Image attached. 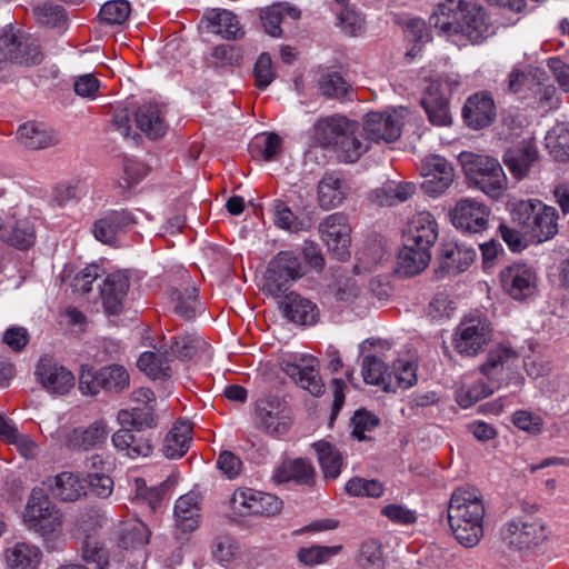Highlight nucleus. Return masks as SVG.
<instances>
[{"instance_id": "obj_1", "label": "nucleus", "mask_w": 569, "mask_h": 569, "mask_svg": "<svg viewBox=\"0 0 569 569\" xmlns=\"http://www.w3.org/2000/svg\"><path fill=\"white\" fill-rule=\"evenodd\" d=\"M429 24L455 43H480L493 28L486 10L471 0H445L435 8Z\"/></svg>"}, {"instance_id": "obj_2", "label": "nucleus", "mask_w": 569, "mask_h": 569, "mask_svg": "<svg viewBox=\"0 0 569 569\" xmlns=\"http://www.w3.org/2000/svg\"><path fill=\"white\" fill-rule=\"evenodd\" d=\"M485 515L483 498L477 489L460 487L451 493L448 522L455 539L465 548H473L481 541Z\"/></svg>"}, {"instance_id": "obj_3", "label": "nucleus", "mask_w": 569, "mask_h": 569, "mask_svg": "<svg viewBox=\"0 0 569 569\" xmlns=\"http://www.w3.org/2000/svg\"><path fill=\"white\" fill-rule=\"evenodd\" d=\"M510 214L512 223L521 228L531 242L541 243L550 240L558 232L557 210L539 200L512 202Z\"/></svg>"}, {"instance_id": "obj_4", "label": "nucleus", "mask_w": 569, "mask_h": 569, "mask_svg": "<svg viewBox=\"0 0 569 569\" xmlns=\"http://www.w3.org/2000/svg\"><path fill=\"white\" fill-rule=\"evenodd\" d=\"M460 160L469 180L486 194L498 198L507 187V177L499 161L492 157L461 153Z\"/></svg>"}, {"instance_id": "obj_5", "label": "nucleus", "mask_w": 569, "mask_h": 569, "mask_svg": "<svg viewBox=\"0 0 569 569\" xmlns=\"http://www.w3.org/2000/svg\"><path fill=\"white\" fill-rule=\"evenodd\" d=\"M549 533L542 519L529 515L515 517L500 528L502 542L518 551L538 547L548 539Z\"/></svg>"}, {"instance_id": "obj_6", "label": "nucleus", "mask_w": 569, "mask_h": 569, "mask_svg": "<svg viewBox=\"0 0 569 569\" xmlns=\"http://www.w3.org/2000/svg\"><path fill=\"white\" fill-rule=\"evenodd\" d=\"M23 522L29 530L46 537L62 527V513L43 489L34 488L26 506Z\"/></svg>"}, {"instance_id": "obj_7", "label": "nucleus", "mask_w": 569, "mask_h": 569, "mask_svg": "<svg viewBox=\"0 0 569 569\" xmlns=\"http://www.w3.org/2000/svg\"><path fill=\"white\" fill-rule=\"evenodd\" d=\"M0 54L6 62L26 66L39 64L43 58L38 40L13 28L0 34Z\"/></svg>"}, {"instance_id": "obj_8", "label": "nucleus", "mask_w": 569, "mask_h": 569, "mask_svg": "<svg viewBox=\"0 0 569 569\" xmlns=\"http://www.w3.org/2000/svg\"><path fill=\"white\" fill-rule=\"evenodd\" d=\"M452 226L462 233H482L489 227L491 209L473 198H463L456 202L449 212Z\"/></svg>"}, {"instance_id": "obj_9", "label": "nucleus", "mask_w": 569, "mask_h": 569, "mask_svg": "<svg viewBox=\"0 0 569 569\" xmlns=\"http://www.w3.org/2000/svg\"><path fill=\"white\" fill-rule=\"evenodd\" d=\"M257 426L271 436L287 433L292 425L290 411L278 396L269 395L256 402Z\"/></svg>"}, {"instance_id": "obj_10", "label": "nucleus", "mask_w": 569, "mask_h": 569, "mask_svg": "<svg viewBox=\"0 0 569 569\" xmlns=\"http://www.w3.org/2000/svg\"><path fill=\"white\" fill-rule=\"evenodd\" d=\"M321 240L329 251L339 260H347L350 256L351 227L342 212L327 216L319 224Z\"/></svg>"}, {"instance_id": "obj_11", "label": "nucleus", "mask_w": 569, "mask_h": 569, "mask_svg": "<svg viewBox=\"0 0 569 569\" xmlns=\"http://www.w3.org/2000/svg\"><path fill=\"white\" fill-rule=\"evenodd\" d=\"M401 119L395 110L371 111L362 120L363 136L370 143L396 141L401 134Z\"/></svg>"}, {"instance_id": "obj_12", "label": "nucleus", "mask_w": 569, "mask_h": 569, "mask_svg": "<svg viewBox=\"0 0 569 569\" xmlns=\"http://www.w3.org/2000/svg\"><path fill=\"white\" fill-rule=\"evenodd\" d=\"M34 376L42 388L51 395H66L74 386L72 372L50 356L39 359Z\"/></svg>"}, {"instance_id": "obj_13", "label": "nucleus", "mask_w": 569, "mask_h": 569, "mask_svg": "<svg viewBox=\"0 0 569 569\" xmlns=\"http://www.w3.org/2000/svg\"><path fill=\"white\" fill-rule=\"evenodd\" d=\"M491 329L481 319H469L459 325L453 339V346L458 353L473 357L478 355L490 340Z\"/></svg>"}, {"instance_id": "obj_14", "label": "nucleus", "mask_w": 569, "mask_h": 569, "mask_svg": "<svg viewBox=\"0 0 569 569\" xmlns=\"http://www.w3.org/2000/svg\"><path fill=\"white\" fill-rule=\"evenodd\" d=\"M503 291L515 300L531 297L537 288V273L526 263H513L500 272Z\"/></svg>"}, {"instance_id": "obj_15", "label": "nucleus", "mask_w": 569, "mask_h": 569, "mask_svg": "<svg viewBox=\"0 0 569 569\" xmlns=\"http://www.w3.org/2000/svg\"><path fill=\"white\" fill-rule=\"evenodd\" d=\"M423 182L422 190L432 197L442 194L453 181L452 166L440 156L427 157L421 166Z\"/></svg>"}, {"instance_id": "obj_16", "label": "nucleus", "mask_w": 569, "mask_h": 569, "mask_svg": "<svg viewBox=\"0 0 569 569\" xmlns=\"http://www.w3.org/2000/svg\"><path fill=\"white\" fill-rule=\"evenodd\" d=\"M282 370L299 387L308 390L312 396L319 397L323 393L325 386L316 368L315 358L295 357L293 360H284Z\"/></svg>"}, {"instance_id": "obj_17", "label": "nucleus", "mask_w": 569, "mask_h": 569, "mask_svg": "<svg viewBox=\"0 0 569 569\" xmlns=\"http://www.w3.org/2000/svg\"><path fill=\"white\" fill-rule=\"evenodd\" d=\"M136 223L137 219L131 211L127 209L109 210L94 221L92 233L98 241L112 244L119 233L127 231Z\"/></svg>"}, {"instance_id": "obj_18", "label": "nucleus", "mask_w": 569, "mask_h": 569, "mask_svg": "<svg viewBox=\"0 0 569 569\" xmlns=\"http://www.w3.org/2000/svg\"><path fill=\"white\" fill-rule=\"evenodd\" d=\"M496 116L495 100L490 93L485 91L470 96L462 108V118L466 124L473 130L489 127Z\"/></svg>"}, {"instance_id": "obj_19", "label": "nucleus", "mask_w": 569, "mask_h": 569, "mask_svg": "<svg viewBox=\"0 0 569 569\" xmlns=\"http://www.w3.org/2000/svg\"><path fill=\"white\" fill-rule=\"evenodd\" d=\"M16 138L26 150L39 151L60 143L59 133L41 122L28 121L19 126Z\"/></svg>"}, {"instance_id": "obj_20", "label": "nucleus", "mask_w": 569, "mask_h": 569, "mask_svg": "<svg viewBox=\"0 0 569 569\" xmlns=\"http://www.w3.org/2000/svg\"><path fill=\"white\" fill-rule=\"evenodd\" d=\"M438 239V223L435 217L427 211L413 216L403 231L406 243L421 246L431 250Z\"/></svg>"}, {"instance_id": "obj_21", "label": "nucleus", "mask_w": 569, "mask_h": 569, "mask_svg": "<svg viewBox=\"0 0 569 569\" xmlns=\"http://www.w3.org/2000/svg\"><path fill=\"white\" fill-rule=\"evenodd\" d=\"M541 80H548L543 69L533 66H516L508 76V91L519 99H531Z\"/></svg>"}, {"instance_id": "obj_22", "label": "nucleus", "mask_w": 569, "mask_h": 569, "mask_svg": "<svg viewBox=\"0 0 569 569\" xmlns=\"http://www.w3.org/2000/svg\"><path fill=\"white\" fill-rule=\"evenodd\" d=\"M519 361V353L509 345H498L490 349L480 371L492 381H500Z\"/></svg>"}, {"instance_id": "obj_23", "label": "nucleus", "mask_w": 569, "mask_h": 569, "mask_svg": "<svg viewBox=\"0 0 569 569\" xmlns=\"http://www.w3.org/2000/svg\"><path fill=\"white\" fill-rule=\"evenodd\" d=\"M109 428L104 420H97L87 428H74L67 433L64 443L71 450H90L103 445Z\"/></svg>"}, {"instance_id": "obj_24", "label": "nucleus", "mask_w": 569, "mask_h": 569, "mask_svg": "<svg viewBox=\"0 0 569 569\" xmlns=\"http://www.w3.org/2000/svg\"><path fill=\"white\" fill-rule=\"evenodd\" d=\"M128 290L129 278L123 272H114L106 277L100 295L107 313L119 315L122 311Z\"/></svg>"}, {"instance_id": "obj_25", "label": "nucleus", "mask_w": 569, "mask_h": 569, "mask_svg": "<svg viewBox=\"0 0 569 569\" xmlns=\"http://www.w3.org/2000/svg\"><path fill=\"white\" fill-rule=\"evenodd\" d=\"M477 257L472 247L446 243L440 249V269L448 276H457L466 271Z\"/></svg>"}, {"instance_id": "obj_26", "label": "nucleus", "mask_w": 569, "mask_h": 569, "mask_svg": "<svg viewBox=\"0 0 569 569\" xmlns=\"http://www.w3.org/2000/svg\"><path fill=\"white\" fill-rule=\"evenodd\" d=\"M111 441L113 447L123 452L129 458L148 457L152 452L151 439L142 432H137L136 429L121 427L117 430Z\"/></svg>"}, {"instance_id": "obj_27", "label": "nucleus", "mask_w": 569, "mask_h": 569, "mask_svg": "<svg viewBox=\"0 0 569 569\" xmlns=\"http://www.w3.org/2000/svg\"><path fill=\"white\" fill-rule=\"evenodd\" d=\"M280 308L286 318L297 325L312 326L319 319L317 305L295 292L286 296V300L280 303Z\"/></svg>"}, {"instance_id": "obj_28", "label": "nucleus", "mask_w": 569, "mask_h": 569, "mask_svg": "<svg viewBox=\"0 0 569 569\" xmlns=\"http://www.w3.org/2000/svg\"><path fill=\"white\" fill-rule=\"evenodd\" d=\"M174 523L182 532L196 530L201 520L200 497L190 491L179 497L173 508Z\"/></svg>"}, {"instance_id": "obj_29", "label": "nucleus", "mask_w": 569, "mask_h": 569, "mask_svg": "<svg viewBox=\"0 0 569 569\" xmlns=\"http://www.w3.org/2000/svg\"><path fill=\"white\" fill-rule=\"evenodd\" d=\"M431 259V250L406 243L400 249L397 258L396 272L400 277H413L423 271Z\"/></svg>"}, {"instance_id": "obj_30", "label": "nucleus", "mask_w": 569, "mask_h": 569, "mask_svg": "<svg viewBox=\"0 0 569 569\" xmlns=\"http://www.w3.org/2000/svg\"><path fill=\"white\" fill-rule=\"evenodd\" d=\"M537 159V147L528 140L520 141L517 146L508 149L503 156L506 166L517 179L523 178Z\"/></svg>"}, {"instance_id": "obj_31", "label": "nucleus", "mask_w": 569, "mask_h": 569, "mask_svg": "<svg viewBox=\"0 0 569 569\" xmlns=\"http://www.w3.org/2000/svg\"><path fill=\"white\" fill-rule=\"evenodd\" d=\"M348 187L336 172H327L318 183V202L325 210L339 207L347 198Z\"/></svg>"}, {"instance_id": "obj_32", "label": "nucleus", "mask_w": 569, "mask_h": 569, "mask_svg": "<svg viewBox=\"0 0 569 569\" xmlns=\"http://www.w3.org/2000/svg\"><path fill=\"white\" fill-rule=\"evenodd\" d=\"M52 496L64 502L79 500L87 493L84 479L73 472L63 471L49 481Z\"/></svg>"}, {"instance_id": "obj_33", "label": "nucleus", "mask_w": 569, "mask_h": 569, "mask_svg": "<svg viewBox=\"0 0 569 569\" xmlns=\"http://www.w3.org/2000/svg\"><path fill=\"white\" fill-rule=\"evenodd\" d=\"M423 107L429 121L435 126H448L451 123L449 104L440 92V84L432 82L428 86L422 99Z\"/></svg>"}, {"instance_id": "obj_34", "label": "nucleus", "mask_w": 569, "mask_h": 569, "mask_svg": "<svg viewBox=\"0 0 569 569\" xmlns=\"http://www.w3.org/2000/svg\"><path fill=\"white\" fill-rule=\"evenodd\" d=\"M415 193V183L390 181L375 189L370 194V199L379 207H393L408 201Z\"/></svg>"}, {"instance_id": "obj_35", "label": "nucleus", "mask_w": 569, "mask_h": 569, "mask_svg": "<svg viewBox=\"0 0 569 569\" xmlns=\"http://www.w3.org/2000/svg\"><path fill=\"white\" fill-rule=\"evenodd\" d=\"M350 123L351 121L342 116L320 119L315 126V138L322 147L337 148L345 132H350Z\"/></svg>"}, {"instance_id": "obj_36", "label": "nucleus", "mask_w": 569, "mask_h": 569, "mask_svg": "<svg viewBox=\"0 0 569 569\" xmlns=\"http://www.w3.org/2000/svg\"><path fill=\"white\" fill-rule=\"evenodd\" d=\"M278 483L293 481L300 485H311L315 478L312 465L302 458L283 461L272 476Z\"/></svg>"}, {"instance_id": "obj_37", "label": "nucleus", "mask_w": 569, "mask_h": 569, "mask_svg": "<svg viewBox=\"0 0 569 569\" xmlns=\"http://www.w3.org/2000/svg\"><path fill=\"white\" fill-rule=\"evenodd\" d=\"M191 432L192 425L189 421L176 422L163 440V455L169 459L184 456L191 442Z\"/></svg>"}, {"instance_id": "obj_38", "label": "nucleus", "mask_w": 569, "mask_h": 569, "mask_svg": "<svg viewBox=\"0 0 569 569\" xmlns=\"http://www.w3.org/2000/svg\"><path fill=\"white\" fill-rule=\"evenodd\" d=\"M369 147L370 142L366 140L363 131L360 132L358 123L351 121L350 132H345L336 150L343 162L351 163L365 154Z\"/></svg>"}, {"instance_id": "obj_39", "label": "nucleus", "mask_w": 569, "mask_h": 569, "mask_svg": "<svg viewBox=\"0 0 569 569\" xmlns=\"http://www.w3.org/2000/svg\"><path fill=\"white\" fill-rule=\"evenodd\" d=\"M301 12L288 3H273L260 10V19L264 31L271 37H281V22L286 17L298 20Z\"/></svg>"}, {"instance_id": "obj_40", "label": "nucleus", "mask_w": 569, "mask_h": 569, "mask_svg": "<svg viewBox=\"0 0 569 569\" xmlns=\"http://www.w3.org/2000/svg\"><path fill=\"white\" fill-rule=\"evenodd\" d=\"M137 127L150 139H157L164 134L167 124L156 103H146L136 111Z\"/></svg>"}, {"instance_id": "obj_41", "label": "nucleus", "mask_w": 569, "mask_h": 569, "mask_svg": "<svg viewBox=\"0 0 569 569\" xmlns=\"http://www.w3.org/2000/svg\"><path fill=\"white\" fill-rule=\"evenodd\" d=\"M203 20L211 32L224 39H237L242 34L237 17L228 10L213 9Z\"/></svg>"}, {"instance_id": "obj_42", "label": "nucleus", "mask_w": 569, "mask_h": 569, "mask_svg": "<svg viewBox=\"0 0 569 569\" xmlns=\"http://www.w3.org/2000/svg\"><path fill=\"white\" fill-rule=\"evenodd\" d=\"M41 555L39 547L18 542L6 550L4 559L10 569H36L40 563Z\"/></svg>"}, {"instance_id": "obj_43", "label": "nucleus", "mask_w": 569, "mask_h": 569, "mask_svg": "<svg viewBox=\"0 0 569 569\" xmlns=\"http://www.w3.org/2000/svg\"><path fill=\"white\" fill-rule=\"evenodd\" d=\"M171 353L181 360H190L193 358L211 357V348L207 341L196 335L188 333L176 338L170 346Z\"/></svg>"}, {"instance_id": "obj_44", "label": "nucleus", "mask_w": 569, "mask_h": 569, "mask_svg": "<svg viewBox=\"0 0 569 569\" xmlns=\"http://www.w3.org/2000/svg\"><path fill=\"white\" fill-rule=\"evenodd\" d=\"M117 421L120 427H129L136 429L137 432L154 429L157 427L154 406H137L130 409H121L117 415Z\"/></svg>"}, {"instance_id": "obj_45", "label": "nucleus", "mask_w": 569, "mask_h": 569, "mask_svg": "<svg viewBox=\"0 0 569 569\" xmlns=\"http://www.w3.org/2000/svg\"><path fill=\"white\" fill-rule=\"evenodd\" d=\"M7 223L10 228L1 236L2 241L19 250H28L34 244L36 229L31 221L24 219L12 226L9 221Z\"/></svg>"}, {"instance_id": "obj_46", "label": "nucleus", "mask_w": 569, "mask_h": 569, "mask_svg": "<svg viewBox=\"0 0 569 569\" xmlns=\"http://www.w3.org/2000/svg\"><path fill=\"white\" fill-rule=\"evenodd\" d=\"M318 455V461L321 466L325 478L336 479L342 468L343 458L340 451L331 443L319 441L313 445Z\"/></svg>"}, {"instance_id": "obj_47", "label": "nucleus", "mask_w": 569, "mask_h": 569, "mask_svg": "<svg viewBox=\"0 0 569 569\" xmlns=\"http://www.w3.org/2000/svg\"><path fill=\"white\" fill-rule=\"evenodd\" d=\"M137 366L151 379L163 380L172 375V369L164 353L146 351L139 357Z\"/></svg>"}, {"instance_id": "obj_48", "label": "nucleus", "mask_w": 569, "mask_h": 569, "mask_svg": "<svg viewBox=\"0 0 569 569\" xmlns=\"http://www.w3.org/2000/svg\"><path fill=\"white\" fill-rule=\"evenodd\" d=\"M281 148L282 139L273 132L257 134L249 146L252 157L264 161L274 160L280 153Z\"/></svg>"}, {"instance_id": "obj_49", "label": "nucleus", "mask_w": 569, "mask_h": 569, "mask_svg": "<svg viewBox=\"0 0 569 569\" xmlns=\"http://www.w3.org/2000/svg\"><path fill=\"white\" fill-rule=\"evenodd\" d=\"M99 375L102 390L121 393L129 388L130 376L128 370L121 365L104 366L99 369Z\"/></svg>"}, {"instance_id": "obj_50", "label": "nucleus", "mask_w": 569, "mask_h": 569, "mask_svg": "<svg viewBox=\"0 0 569 569\" xmlns=\"http://www.w3.org/2000/svg\"><path fill=\"white\" fill-rule=\"evenodd\" d=\"M328 293L338 302L353 306L363 299V290L352 278H339L328 287Z\"/></svg>"}, {"instance_id": "obj_51", "label": "nucleus", "mask_w": 569, "mask_h": 569, "mask_svg": "<svg viewBox=\"0 0 569 569\" xmlns=\"http://www.w3.org/2000/svg\"><path fill=\"white\" fill-rule=\"evenodd\" d=\"M546 147L558 161L569 159V128L565 123L555 124L545 137Z\"/></svg>"}, {"instance_id": "obj_52", "label": "nucleus", "mask_w": 569, "mask_h": 569, "mask_svg": "<svg viewBox=\"0 0 569 569\" xmlns=\"http://www.w3.org/2000/svg\"><path fill=\"white\" fill-rule=\"evenodd\" d=\"M150 531L141 521L123 525L120 530L119 546L122 549H139L149 542Z\"/></svg>"}, {"instance_id": "obj_53", "label": "nucleus", "mask_w": 569, "mask_h": 569, "mask_svg": "<svg viewBox=\"0 0 569 569\" xmlns=\"http://www.w3.org/2000/svg\"><path fill=\"white\" fill-rule=\"evenodd\" d=\"M361 373L368 385L380 386L388 380L391 382V375L385 362L376 356L368 355L362 360Z\"/></svg>"}, {"instance_id": "obj_54", "label": "nucleus", "mask_w": 569, "mask_h": 569, "mask_svg": "<svg viewBox=\"0 0 569 569\" xmlns=\"http://www.w3.org/2000/svg\"><path fill=\"white\" fill-rule=\"evenodd\" d=\"M130 12L131 7L128 1L111 0L101 7L99 18L109 26H120L128 20Z\"/></svg>"}, {"instance_id": "obj_55", "label": "nucleus", "mask_w": 569, "mask_h": 569, "mask_svg": "<svg viewBox=\"0 0 569 569\" xmlns=\"http://www.w3.org/2000/svg\"><path fill=\"white\" fill-rule=\"evenodd\" d=\"M171 300L174 302V311L184 319H192L196 316L198 306V293L196 288H186L183 291L173 289Z\"/></svg>"}, {"instance_id": "obj_56", "label": "nucleus", "mask_w": 569, "mask_h": 569, "mask_svg": "<svg viewBox=\"0 0 569 569\" xmlns=\"http://www.w3.org/2000/svg\"><path fill=\"white\" fill-rule=\"evenodd\" d=\"M270 263L293 281H297L305 276V268L299 257L292 251L279 252Z\"/></svg>"}, {"instance_id": "obj_57", "label": "nucleus", "mask_w": 569, "mask_h": 569, "mask_svg": "<svg viewBox=\"0 0 569 569\" xmlns=\"http://www.w3.org/2000/svg\"><path fill=\"white\" fill-rule=\"evenodd\" d=\"M346 491L352 497L379 498L382 496L385 488L378 480L355 477L347 481Z\"/></svg>"}, {"instance_id": "obj_58", "label": "nucleus", "mask_w": 569, "mask_h": 569, "mask_svg": "<svg viewBox=\"0 0 569 569\" xmlns=\"http://www.w3.org/2000/svg\"><path fill=\"white\" fill-rule=\"evenodd\" d=\"M341 548V546H311L299 549L297 557L303 565L315 566L328 561L338 555Z\"/></svg>"}, {"instance_id": "obj_59", "label": "nucleus", "mask_w": 569, "mask_h": 569, "mask_svg": "<svg viewBox=\"0 0 569 569\" xmlns=\"http://www.w3.org/2000/svg\"><path fill=\"white\" fill-rule=\"evenodd\" d=\"M292 282L295 281L291 278L286 277L280 270H277L273 264L269 263L262 289L271 297H281L290 289Z\"/></svg>"}, {"instance_id": "obj_60", "label": "nucleus", "mask_w": 569, "mask_h": 569, "mask_svg": "<svg viewBox=\"0 0 569 569\" xmlns=\"http://www.w3.org/2000/svg\"><path fill=\"white\" fill-rule=\"evenodd\" d=\"M349 88L347 81L338 72L325 73L319 79V89L328 98H343L348 93Z\"/></svg>"}, {"instance_id": "obj_61", "label": "nucleus", "mask_w": 569, "mask_h": 569, "mask_svg": "<svg viewBox=\"0 0 569 569\" xmlns=\"http://www.w3.org/2000/svg\"><path fill=\"white\" fill-rule=\"evenodd\" d=\"M359 563L363 569H383L382 549L377 540L370 539L361 545Z\"/></svg>"}, {"instance_id": "obj_62", "label": "nucleus", "mask_w": 569, "mask_h": 569, "mask_svg": "<svg viewBox=\"0 0 569 569\" xmlns=\"http://www.w3.org/2000/svg\"><path fill=\"white\" fill-rule=\"evenodd\" d=\"M492 393V389L482 381L470 386H461L456 391V400L462 408H469L475 402Z\"/></svg>"}, {"instance_id": "obj_63", "label": "nucleus", "mask_w": 569, "mask_h": 569, "mask_svg": "<svg viewBox=\"0 0 569 569\" xmlns=\"http://www.w3.org/2000/svg\"><path fill=\"white\" fill-rule=\"evenodd\" d=\"M253 76L256 78V84L260 90H264L272 83L276 78V72L269 53L262 52L258 57L253 68Z\"/></svg>"}, {"instance_id": "obj_64", "label": "nucleus", "mask_w": 569, "mask_h": 569, "mask_svg": "<svg viewBox=\"0 0 569 569\" xmlns=\"http://www.w3.org/2000/svg\"><path fill=\"white\" fill-rule=\"evenodd\" d=\"M37 21L47 27H61L66 22V11L60 6L43 4L34 8Z\"/></svg>"}]
</instances>
